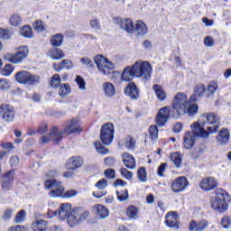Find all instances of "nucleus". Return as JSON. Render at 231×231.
I'll return each mask as SVG.
<instances>
[{
  "instance_id": "obj_1",
  "label": "nucleus",
  "mask_w": 231,
  "mask_h": 231,
  "mask_svg": "<svg viewBox=\"0 0 231 231\" xmlns=\"http://www.w3.org/2000/svg\"><path fill=\"white\" fill-rule=\"evenodd\" d=\"M221 118L216 113H204L199 116L198 121L190 125L192 132L184 134V147L190 149L196 143V138H208L210 134H215L219 129Z\"/></svg>"
},
{
  "instance_id": "obj_2",
  "label": "nucleus",
  "mask_w": 231,
  "mask_h": 231,
  "mask_svg": "<svg viewBox=\"0 0 231 231\" xmlns=\"http://www.w3.org/2000/svg\"><path fill=\"white\" fill-rule=\"evenodd\" d=\"M172 108L177 111L178 115H188V116H194L198 113V105H189V97L187 94L179 92L175 95L172 100Z\"/></svg>"
},
{
  "instance_id": "obj_3",
  "label": "nucleus",
  "mask_w": 231,
  "mask_h": 231,
  "mask_svg": "<svg viewBox=\"0 0 231 231\" xmlns=\"http://www.w3.org/2000/svg\"><path fill=\"white\" fill-rule=\"evenodd\" d=\"M228 193L225 189H218L215 191V196L210 197V206L217 212L223 214L228 210Z\"/></svg>"
},
{
  "instance_id": "obj_4",
  "label": "nucleus",
  "mask_w": 231,
  "mask_h": 231,
  "mask_svg": "<svg viewBox=\"0 0 231 231\" xmlns=\"http://www.w3.org/2000/svg\"><path fill=\"white\" fill-rule=\"evenodd\" d=\"M134 75L136 79L143 80H149L152 75V65L149 61L137 60L133 65Z\"/></svg>"
},
{
  "instance_id": "obj_5",
  "label": "nucleus",
  "mask_w": 231,
  "mask_h": 231,
  "mask_svg": "<svg viewBox=\"0 0 231 231\" xmlns=\"http://www.w3.org/2000/svg\"><path fill=\"white\" fill-rule=\"evenodd\" d=\"M89 217V210L84 208H75L69 216V226L73 227L80 225Z\"/></svg>"
},
{
  "instance_id": "obj_6",
  "label": "nucleus",
  "mask_w": 231,
  "mask_h": 231,
  "mask_svg": "<svg viewBox=\"0 0 231 231\" xmlns=\"http://www.w3.org/2000/svg\"><path fill=\"white\" fill-rule=\"evenodd\" d=\"M94 61L97 66L98 70L102 75H105V77H109L111 71L116 68V64L102 55L96 56Z\"/></svg>"
},
{
  "instance_id": "obj_7",
  "label": "nucleus",
  "mask_w": 231,
  "mask_h": 231,
  "mask_svg": "<svg viewBox=\"0 0 231 231\" xmlns=\"http://www.w3.org/2000/svg\"><path fill=\"white\" fill-rule=\"evenodd\" d=\"M63 133L59 129V126H52L48 134H44L39 138V143L40 145H46V143L52 142L54 145H57L62 140Z\"/></svg>"
},
{
  "instance_id": "obj_8",
  "label": "nucleus",
  "mask_w": 231,
  "mask_h": 231,
  "mask_svg": "<svg viewBox=\"0 0 231 231\" xmlns=\"http://www.w3.org/2000/svg\"><path fill=\"white\" fill-rule=\"evenodd\" d=\"M14 79L18 84H24V86H35L41 80L39 75L32 74L26 70L16 72Z\"/></svg>"
},
{
  "instance_id": "obj_9",
  "label": "nucleus",
  "mask_w": 231,
  "mask_h": 231,
  "mask_svg": "<svg viewBox=\"0 0 231 231\" xmlns=\"http://www.w3.org/2000/svg\"><path fill=\"white\" fill-rule=\"evenodd\" d=\"M30 52L28 46H21L17 49L16 53H7L4 56V60L11 62V64H19L28 58Z\"/></svg>"
},
{
  "instance_id": "obj_10",
  "label": "nucleus",
  "mask_w": 231,
  "mask_h": 231,
  "mask_svg": "<svg viewBox=\"0 0 231 231\" xmlns=\"http://www.w3.org/2000/svg\"><path fill=\"white\" fill-rule=\"evenodd\" d=\"M45 189H53L49 192L50 198H64V186H62V182L55 179L47 180Z\"/></svg>"
},
{
  "instance_id": "obj_11",
  "label": "nucleus",
  "mask_w": 231,
  "mask_h": 231,
  "mask_svg": "<svg viewBox=\"0 0 231 231\" xmlns=\"http://www.w3.org/2000/svg\"><path fill=\"white\" fill-rule=\"evenodd\" d=\"M100 140L104 145H111L115 140V125L106 123L101 126Z\"/></svg>"
},
{
  "instance_id": "obj_12",
  "label": "nucleus",
  "mask_w": 231,
  "mask_h": 231,
  "mask_svg": "<svg viewBox=\"0 0 231 231\" xmlns=\"http://www.w3.org/2000/svg\"><path fill=\"white\" fill-rule=\"evenodd\" d=\"M65 134H73L75 133H82V127H80V122L77 118H72L66 122L63 129Z\"/></svg>"
},
{
  "instance_id": "obj_13",
  "label": "nucleus",
  "mask_w": 231,
  "mask_h": 231,
  "mask_svg": "<svg viewBox=\"0 0 231 231\" xmlns=\"http://www.w3.org/2000/svg\"><path fill=\"white\" fill-rule=\"evenodd\" d=\"M0 116L5 122H14V119L15 118V110L14 109V106L4 104L0 106Z\"/></svg>"
},
{
  "instance_id": "obj_14",
  "label": "nucleus",
  "mask_w": 231,
  "mask_h": 231,
  "mask_svg": "<svg viewBox=\"0 0 231 231\" xmlns=\"http://www.w3.org/2000/svg\"><path fill=\"white\" fill-rule=\"evenodd\" d=\"M116 23L118 24V26L123 30L124 32H126V33L133 34L134 33V22H133V19L131 18H116Z\"/></svg>"
},
{
  "instance_id": "obj_15",
  "label": "nucleus",
  "mask_w": 231,
  "mask_h": 231,
  "mask_svg": "<svg viewBox=\"0 0 231 231\" xmlns=\"http://www.w3.org/2000/svg\"><path fill=\"white\" fill-rule=\"evenodd\" d=\"M187 187H189V180L184 176L175 179L171 183V190L176 194L183 192Z\"/></svg>"
},
{
  "instance_id": "obj_16",
  "label": "nucleus",
  "mask_w": 231,
  "mask_h": 231,
  "mask_svg": "<svg viewBox=\"0 0 231 231\" xmlns=\"http://www.w3.org/2000/svg\"><path fill=\"white\" fill-rule=\"evenodd\" d=\"M217 185H219L217 180L213 177L205 178L199 182V188L201 190H205V192H210L217 189Z\"/></svg>"
},
{
  "instance_id": "obj_17",
  "label": "nucleus",
  "mask_w": 231,
  "mask_h": 231,
  "mask_svg": "<svg viewBox=\"0 0 231 231\" xmlns=\"http://www.w3.org/2000/svg\"><path fill=\"white\" fill-rule=\"evenodd\" d=\"M73 209H71V204L69 203H63L60 204L57 212V216L60 221H64V219H67V223H69V217L71 216V212Z\"/></svg>"
},
{
  "instance_id": "obj_18",
  "label": "nucleus",
  "mask_w": 231,
  "mask_h": 231,
  "mask_svg": "<svg viewBox=\"0 0 231 231\" xmlns=\"http://www.w3.org/2000/svg\"><path fill=\"white\" fill-rule=\"evenodd\" d=\"M178 213L174 211L168 212L165 216V223L169 228H180V220H178Z\"/></svg>"
},
{
  "instance_id": "obj_19",
  "label": "nucleus",
  "mask_w": 231,
  "mask_h": 231,
  "mask_svg": "<svg viewBox=\"0 0 231 231\" xmlns=\"http://www.w3.org/2000/svg\"><path fill=\"white\" fill-rule=\"evenodd\" d=\"M92 211L97 219H106L109 217V209L102 204H96L92 208Z\"/></svg>"
},
{
  "instance_id": "obj_20",
  "label": "nucleus",
  "mask_w": 231,
  "mask_h": 231,
  "mask_svg": "<svg viewBox=\"0 0 231 231\" xmlns=\"http://www.w3.org/2000/svg\"><path fill=\"white\" fill-rule=\"evenodd\" d=\"M171 111L169 106H164L161 108L157 114L156 124L160 126L165 125L167 124V120H169V115Z\"/></svg>"
},
{
  "instance_id": "obj_21",
  "label": "nucleus",
  "mask_w": 231,
  "mask_h": 231,
  "mask_svg": "<svg viewBox=\"0 0 231 231\" xmlns=\"http://www.w3.org/2000/svg\"><path fill=\"white\" fill-rule=\"evenodd\" d=\"M14 180H15V173L14 171L5 172L2 177V188L4 190H8L10 186L14 184Z\"/></svg>"
},
{
  "instance_id": "obj_22",
  "label": "nucleus",
  "mask_w": 231,
  "mask_h": 231,
  "mask_svg": "<svg viewBox=\"0 0 231 231\" xmlns=\"http://www.w3.org/2000/svg\"><path fill=\"white\" fill-rule=\"evenodd\" d=\"M134 31L136 32L138 37H145L147 33H149V27L147 23L142 20H137L135 22V28Z\"/></svg>"
},
{
  "instance_id": "obj_23",
  "label": "nucleus",
  "mask_w": 231,
  "mask_h": 231,
  "mask_svg": "<svg viewBox=\"0 0 231 231\" xmlns=\"http://www.w3.org/2000/svg\"><path fill=\"white\" fill-rule=\"evenodd\" d=\"M125 93L133 100H136V98L140 97V91L138 90V87H136V84L133 82L128 84L125 90Z\"/></svg>"
},
{
  "instance_id": "obj_24",
  "label": "nucleus",
  "mask_w": 231,
  "mask_h": 231,
  "mask_svg": "<svg viewBox=\"0 0 231 231\" xmlns=\"http://www.w3.org/2000/svg\"><path fill=\"white\" fill-rule=\"evenodd\" d=\"M84 161L80 157H72L66 162V167L69 171H74L82 167Z\"/></svg>"
},
{
  "instance_id": "obj_25",
  "label": "nucleus",
  "mask_w": 231,
  "mask_h": 231,
  "mask_svg": "<svg viewBox=\"0 0 231 231\" xmlns=\"http://www.w3.org/2000/svg\"><path fill=\"white\" fill-rule=\"evenodd\" d=\"M102 89L106 98H111L112 97H115V95H116V88L111 82L103 83Z\"/></svg>"
},
{
  "instance_id": "obj_26",
  "label": "nucleus",
  "mask_w": 231,
  "mask_h": 231,
  "mask_svg": "<svg viewBox=\"0 0 231 231\" xmlns=\"http://www.w3.org/2000/svg\"><path fill=\"white\" fill-rule=\"evenodd\" d=\"M205 91H207V88H205V85H198L195 88V94H193L190 97L189 102H198L203 95H205Z\"/></svg>"
},
{
  "instance_id": "obj_27",
  "label": "nucleus",
  "mask_w": 231,
  "mask_h": 231,
  "mask_svg": "<svg viewBox=\"0 0 231 231\" xmlns=\"http://www.w3.org/2000/svg\"><path fill=\"white\" fill-rule=\"evenodd\" d=\"M134 77H136V74H134V69L132 66H128L126 67L121 76L122 80H124V82H131V80H133V79H134Z\"/></svg>"
},
{
  "instance_id": "obj_28",
  "label": "nucleus",
  "mask_w": 231,
  "mask_h": 231,
  "mask_svg": "<svg viewBox=\"0 0 231 231\" xmlns=\"http://www.w3.org/2000/svg\"><path fill=\"white\" fill-rule=\"evenodd\" d=\"M48 56L50 59H52V60H60V59H64V57H66V54L61 49L52 48L49 51Z\"/></svg>"
},
{
  "instance_id": "obj_29",
  "label": "nucleus",
  "mask_w": 231,
  "mask_h": 231,
  "mask_svg": "<svg viewBox=\"0 0 231 231\" xmlns=\"http://www.w3.org/2000/svg\"><path fill=\"white\" fill-rule=\"evenodd\" d=\"M207 226H208V222L207 220H201L199 222L192 220L189 223V231H202L205 230Z\"/></svg>"
},
{
  "instance_id": "obj_30",
  "label": "nucleus",
  "mask_w": 231,
  "mask_h": 231,
  "mask_svg": "<svg viewBox=\"0 0 231 231\" xmlns=\"http://www.w3.org/2000/svg\"><path fill=\"white\" fill-rule=\"evenodd\" d=\"M126 217L131 220H136L140 217V208L135 206H129L126 208Z\"/></svg>"
},
{
  "instance_id": "obj_31",
  "label": "nucleus",
  "mask_w": 231,
  "mask_h": 231,
  "mask_svg": "<svg viewBox=\"0 0 231 231\" xmlns=\"http://www.w3.org/2000/svg\"><path fill=\"white\" fill-rule=\"evenodd\" d=\"M152 89L160 102L167 100V92L163 89L162 85H153Z\"/></svg>"
},
{
  "instance_id": "obj_32",
  "label": "nucleus",
  "mask_w": 231,
  "mask_h": 231,
  "mask_svg": "<svg viewBox=\"0 0 231 231\" xmlns=\"http://www.w3.org/2000/svg\"><path fill=\"white\" fill-rule=\"evenodd\" d=\"M124 164L127 169H135L136 168V162L134 161V157L133 155L125 152L122 155Z\"/></svg>"
},
{
  "instance_id": "obj_33",
  "label": "nucleus",
  "mask_w": 231,
  "mask_h": 231,
  "mask_svg": "<svg viewBox=\"0 0 231 231\" xmlns=\"http://www.w3.org/2000/svg\"><path fill=\"white\" fill-rule=\"evenodd\" d=\"M228 140H230V132H228V130L225 128L220 130L217 136V141L218 142V143H221V145H225V143H228Z\"/></svg>"
},
{
  "instance_id": "obj_34",
  "label": "nucleus",
  "mask_w": 231,
  "mask_h": 231,
  "mask_svg": "<svg viewBox=\"0 0 231 231\" xmlns=\"http://www.w3.org/2000/svg\"><path fill=\"white\" fill-rule=\"evenodd\" d=\"M33 231H46L48 230V222L46 220H36L32 224Z\"/></svg>"
},
{
  "instance_id": "obj_35",
  "label": "nucleus",
  "mask_w": 231,
  "mask_h": 231,
  "mask_svg": "<svg viewBox=\"0 0 231 231\" xmlns=\"http://www.w3.org/2000/svg\"><path fill=\"white\" fill-rule=\"evenodd\" d=\"M9 24L14 28L21 26V24H23V16H21L19 14H13L9 17Z\"/></svg>"
},
{
  "instance_id": "obj_36",
  "label": "nucleus",
  "mask_w": 231,
  "mask_h": 231,
  "mask_svg": "<svg viewBox=\"0 0 231 231\" xmlns=\"http://www.w3.org/2000/svg\"><path fill=\"white\" fill-rule=\"evenodd\" d=\"M63 41H64V35H62V33H57L51 37V44L54 48H60V46H62Z\"/></svg>"
},
{
  "instance_id": "obj_37",
  "label": "nucleus",
  "mask_w": 231,
  "mask_h": 231,
  "mask_svg": "<svg viewBox=\"0 0 231 231\" xmlns=\"http://www.w3.org/2000/svg\"><path fill=\"white\" fill-rule=\"evenodd\" d=\"M20 35H22V37H24L25 39H33V31L32 30V26L23 25L20 29Z\"/></svg>"
},
{
  "instance_id": "obj_38",
  "label": "nucleus",
  "mask_w": 231,
  "mask_h": 231,
  "mask_svg": "<svg viewBox=\"0 0 231 231\" xmlns=\"http://www.w3.org/2000/svg\"><path fill=\"white\" fill-rule=\"evenodd\" d=\"M73 68V61L69 60H63L60 62V66L54 65L55 71H61V69H71Z\"/></svg>"
},
{
  "instance_id": "obj_39",
  "label": "nucleus",
  "mask_w": 231,
  "mask_h": 231,
  "mask_svg": "<svg viewBox=\"0 0 231 231\" xmlns=\"http://www.w3.org/2000/svg\"><path fill=\"white\" fill-rule=\"evenodd\" d=\"M217 89H219L217 82L211 81L206 89L208 97H214V93H216Z\"/></svg>"
},
{
  "instance_id": "obj_40",
  "label": "nucleus",
  "mask_w": 231,
  "mask_h": 231,
  "mask_svg": "<svg viewBox=\"0 0 231 231\" xmlns=\"http://www.w3.org/2000/svg\"><path fill=\"white\" fill-rule=\"evenodd\" d=\"M171 160L174 163L175 167L180 169L181 167V153L180 152H175L171 154Z\"/></svg>"
},
{
  "instance_id": "obj_41",
  "label": "nucleus",
  "mask_w": 231,
  "mask_h": 231,
  "mask_svg": "<svg viewBox=\"0 0 231 231\" xmlns=\"http://www.w3.org/2000/svg\"><path fill=\"white\" fill-rule=\"evenodd\" d=\"M71 93V87L69 84L65 83L60 86L59 95L60 97H68Z\"/></svg>"
},
{
  "instance_id": "obj_42",
  "label": "nucleus",
  "mask_w": 231,
  "mask_h": 231,
  "mask_svg": "<svg viewBox=\"0 0 231 231\" xmlns=\"http://www.w3.org/2000/svg\"><path fill=\"white\" fill-rule=\"evenodd\" d=\"M203 152H205V148L203 147V145H198L192 150L191 158L193 160H197V158H199L203 155Z\"/></svg>"
},
{
  "instance_id": "obj_43",
  "label": "nucleus",
  "mask_w": 231,
  "mask_h": 231,
  "mask_svg": "<svg viewBox=\"0 0 231 231\" xmlns=\"http://www.w3.org/2000/svg\"><path fill=\"white\" fill-rule=\"evenodd\" d=\"M125 145L128 151H134V147H136V141L132 136H126Z\"/></svg>"
},
{
  "instance_id": "obj_44",
  "label": "nucleus",
  "mask_w": 231,
  "mask_h": 231,
  "mask_svg": "<svg viewBox=\"0 0 231 231\" xmlns=\"http://www.w3.org/2000/svg\"><path fill=\"white\" fill-rule=\"evenodd\" d=\"M137 177L142 183H145L147 181V171L145 170V167H141L137 171Z\"/></svg>"
},
{
  "instance_id": "obj_45",
  "label": "nucleus",
  "mask_w": 231,
  "mask_h": 231,
  "mask_svg": "<svg viewBox=\"0 0 231 231\" xmlns=\"http://www.w3.org/2000/svg\"><path fill=\"white\" fill-rule=\"evenodd\" d=\"M32 26L35 32H44L46 30V23L42 20H36Z\"/></svg>"
},
{
  "instance_id": "obj_46",
  "label": "nucleus",
  "mask_w": 231,
  "mask_h": 231,
  "mask_svg": "<svg viewBox=\"0 0 231 231\" xmlns=\"http://www.w3.org/2000/svg\"><path fill=\"white\" fill-rule=\"evenodd\" d=\"M24 219H26V211L24 209H22L16 214L14 217V222L18 224L24 223Z\"/></svg>"
},
{
  "instance_id": "obj_47",
  "label": "nucleus",
  "mask_w": 231,
  "mask_h": 231,
  "mask_svg": "<svg viewBox=\"0 0 231 231\" xmlns=\"http://www.w3.org/2000/svg\"><path fill=\"white\" fill-rule=\"evenodd\" d=\"M14 73V66L11 64H6L1 70V74L3 77H10Z\"/></svg>"
},
{
  "instance_id": "obj_48",
  "label": "nucleus",
  "mask_w": 231,
  "mask_h": 231,
  "mask_svg": "<svg viewBox=\"0 0 231 231\" xmlns=\"http://www.w3.org/2000/svg\"><path fill=\"white\" fill-rule=\"evenodd\" d=\"M221 226H222V227L225 228L226 230H228L229 228H231V217L225 216V217L221 219Z\"/></svg>"
},
{
  "instance_id": "obj_49",
  "label": "nucleus",
  "mask_w": 231,
  "mask_h": 231,
  "mask_svg": "<svg viewBox=\"0 0 231 231\" xmlns=\"http://www.w3.org/2000/svg\"><path fill=\"white\" fill-rule=\"evenodd\" d=\"M96 150L100 153V154H109V150L106 148L102 143H94Z\"/></svg>"
},
{
  "instance_id": "obj_50",
  "label": "nucleus",
  "mask_w": 231,
  "mask_h": 231,
  "mask_svg": "<svg viewBox=\"0 0 231 231\" xmlns=\"http://www.w3.org/2000/svg\"><path fill=\"white\" fill-rule=\"evenodd\" d=\"M51 88H58L60 86V76L59 74H55L51 77Z\"/></svg>"
},
{
  "instance_id": "obj_51",
  "label": "nucleus",
  "mask_w": 231,
  "mask_h": 231,
  "mask_svg": "<svg viewBox=\"0 0 231 231\" xmlns=\"http://www.w3.org/2000/svg\"><path fill=\"white\" fill-rule=\"evenodd\" d=\"M149 133H150V138L152 140L158 139V127L156 125L150 126Z\"/></svg>"
},
{
  "instance_id": "obj_52",
  "label": "nucleus",
  "mask_w": 231,
  "mask_h": 231,
  "mask_svg": "<svg viewBox=\"0 0 231 231\" xmlns=\"http://www.w3.org/2000/svg\"><path fill=\"white\" fill-rule=\"evenodd\" d=\"M97 189L99 190H104L105 189H107V180L106 179H101L97 181L96 184Z\"/></svg>"
},
{
  "instance_id": "obj_53",
  "label": "nucleus",
  "mask_w": 231,
  "mask_h": 231,
  "mask_svg": "<svg viewBox=\"0 0 231 231\" xmlns=\"http://www.w3.org/2000/svg\"><path fill=\"white\" fill-rule=\"evenodd\" d=\"M204 44L207 46V48H212L214 44H216V41L212 36H206L204 38Z\"/></svg>"
},
{
  "instance_id": "obj_54",
  "label": "nucleus",
  "mask_w": 231,
  "mask_h": 231,
  "mask_svg": "<svg viewBox=\"0 0 231 231\" xmlns=\"http://www.w3.org/2000/svg\"><path fill=\"white\" fill-rule=\"evenodd\" d=\"M120 172L121 176H123V178H125V180H133V172L127 171V169L122 168L120 170Z\"/></svg>"
},
{
  "instance_id": "obj_55",
  "label": "nucleus",
  "mask_w": 231,
  "mask_h": 231,
  "mask_svg": "<svg viewBox=\"0 0 231 231\" xmlns=\"http://www.w3.org/2000/svg\"><path fill=\"white\" fill-rule=\"evenodd\" d=\"M38 134H44V133H48V123H42L37 128Z\"/></svg>"
},
{
  "instance_id": "obj_56",
  "label": "nucleus",
  "mask_w": 231,
  "mask_h": 231,
  "mask_svg": "<svg viewBox=\"0 0 231 231\" xmlns=\"http://www.w3.org/2000/svg\"><path fill=\"white\" fill-rule=\"evenodd\" d=\"M129 198V192L127 190L118 192L117 191V199L119 201H125Z\"/></svg>"
},
{
  "instance_id": "obj_57",
  "label": "nucleus",
  "mask_w": 231,
  "mask_h": 231,
  "mask_svg": "<svg viewBox=\"0 0 231 231\" xmlns=\"http://www.w3.org/2000/svg\"><path fill=\"white\" fill-rule=\"evenodd\" d=\"M80 62L83 64V66H86V68H93V60L88 57L81 58Z\"/></svg>"
},
{
  "instance_id": "obj_58",
  "label": "nucleus",
  "mask_w": 231,
  "mask_h": 231,
  "mask_svg": "<svg viewBox=\"0 0 231 231\" xmlns=\"http://www.w3.org/2000/svg\"><path fill=\"white\" fill-rule=\"evenodd\" d=\"M77 82V85L79 86V89L83 90L86 89V81H84V79L82 77L78 76L75 79Z\"/></svg>"
},
{
  "instance_id": "obj_59",
  "label": "nucleus",
  "mask_w": 231,
  "mask_h": 231,
  "mask_svg": "<svg viewBox=\"0 0 231 231\" xmlns=\"http://www.w3.org/2000/svg\"><path fill=\"white\" fill-rule=\"evenodd\" d=\"M0 39L8 41V39H10V31L0 27Z\"/></svg>"
},
{
  "instance_id": "obj_60",
  "label": "nucleus",
  "mask_w": 231,
  "mask_h": 231,
  "mask_svg": "<svg viewBox=\"0 0 231 231\" xmlns=\"http://www.w3.org/2000/svg\"><path fill=\"white\" fill-rule=\"evenodd\" d=\"M0 89L2 90L10 89V80L6 79H0Z\"/></svg>"
},
{
  "instance_id": "obj_61",
  "label": "nucleus",
  "mask_w": 231,
  "mask_h": 231,
  "mask_svg": "<svg viewBox=\"0 0 231 231\" xmlns=\"http://www.w3.org/2000/svg\"><path fill=\"white\" fill-rule=\"evenodd\" d=\"M105 176L106 178H108V180H115L116 178V172L113 169H107L105 171Z\"/></svg>"
},
{
  "instance_id": "obj_62",
  "label": "nucleus",
  "mask_w": 231,
  "mask_h": 231,
  "mask_svg": "<svg viewBox=\"0 0 231 231\" xmlns=\"http://www.w3.org/2000/svg\"><path fill=\"white\" fill-rule=\"evenodd\" d=\"M89 24L94 30H100V21L98 19L90 20Z\"/></svg>"
},
{
  "instance_id": "obj_63",
  "label": "nucleus",
  "mask_w": 231,
  "mask_h": 231,
  "mask_svg": "<svg viewBox=\"0 0 231 231\" xmlns=\"http://www.w3.org/2000/svg\"><path fill=\"white\" fill-rule=\"evenodd\" d=\"M49 231H64V228L60 225H52L49 227Z\"/></svg>"
},
{
  "instance_id": "obj_64",
  "label": "nucleus",
  "mask_w": 231,
  "mask_h": 231,
  "mask_svg": "<svg viewBox=\"0 0 231 231\" xmlns=\"http://www.w3.org/2000/svg\"><path fill=\"white\" fill-rule=\"evenodd\" d=\"M9 231H26V227L23 226H13L9 228Z\"/></svg>"
}]
</instances>
